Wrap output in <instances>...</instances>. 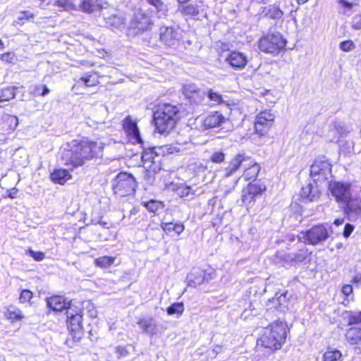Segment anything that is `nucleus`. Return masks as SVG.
I'll return each mask as SVG.
<instances>
[{"label":"nucleus","mask_w":361,"mask_h":361,"mask_svg":"<svg viewBox=\"0 0 361 361\" xmlns=\"http://www.w3.org/2000/svg\"><path fill=\"white\" fill-rule=\"evenodd\" d=\"M80 8L84 13H92L102 9V0H82Z\"/></svg>","instance_id":"nucleus-21"},{"label":"nucleus","mask_w":361,"mask_h":361,"mask_svg":"<svg viewBox=\"0 0 361 361\" xmlns=\"http://www.w3.org/2000/svg\"><path fill=\"white\" fill-rule=\"evenodd\" d=\"M137 183L134 176L126 172L119 173L112 180V189L115 195L125 197L135 192Z\"/></svg>","instance_id":"nucleus-5"},{"label":"nucleus","mask_w":361,"mask_h":361,"mask_svg":"<svg viewBox=\"0 0 361 361\" xmlns=\"http://www.w3.org/2000/svg\"><path fill=\"white\" fill-rule=\"evenodd\" d=\"M286 298H287V293L284 294H281L279 297L274 298V301H277L279 302V307L278 308L283 311L284 307L286 306L285 305V303L286 302Z\"/></svg>","instance_id":"nucleus-50"},{"label":"nucleus","mask_w":361,"mask_h":361,"mask_svg":"<svg viewBox=\"0 0 361 361\" xmlns=\"http://www.w3.org/2000/svg\"><path fill=\"white\" fill-rule=\"evenodd\" d=\"M226 154L221 150H216L212 152L210 157V160L215 164H221L224 161Z\"/></svg>","instance_id":"nucleus-40"},{"label":"nucleus","mask_w":361,"mask_h":361,"mask_svg":"<svg viewBox=\"0 0 361 361\" xmlns=\"http://www.w3.org/2000/svg\"><path fill=\"white\" fill-rule=\"evenodd\" d=\"M32 298V293L27 289L23 290L19 297V302L20 303H25L30 302Z\"/></svg>","instance_id":"nucleus-45"},{"label":"nucleus","mask_w":361,"mask_h":361,"mask_svg":"<svg viewBox=\"0 0 361 361\" xmlns=\"http://www.w3.org/2000/svg\"><path fill=\"white\" fill-rule=\"evenodd\" d=\"M106 23L115 29H121L124 27L125 18L121 16L113 15L110 16Z\"/></svg>","instance_id":"nucleus-29"},{"label":"nucleus","mask_w":361,"mask_h":361,"mask_svg":"<svg viewBox=\"0 0 361 361\" xmlns=\"http://www.w3.org/2000/svg\"><path fill=\"white\" fill-rule=\"evenodd\" d=\"M206 95H207L208 98L211 101L216 104H221L223 102L221 95L217 92H213L212 90H209L207 92H206Z\"/></svg>","instance_id":"nucleus-44"},{"label":"nucleus","mask_w":361,"mask_h":361,"mask_svg":"<svg viewBox=\"0 0 361 361\" xmlns=\"http://www.w3.org/2000/svg\"><path fill=\"white\" fill-rule=\"evenodd\" d=\"M354 226L350 224H346L344 227L343 236L348 238L354 230Z\"/></svg>","instance_id":"nucleus-57"},{"label":"nucleus","mask_w":361,"mask_h":361,"mask_svg":"<svg viewBox=\"0 0 361 361\" xmlns=\"http://www.w3.org/2000/svg\"><path fill=\"white\" fill-rule=\"evenodd\" d=\"M207 6L204 4L202 0H197L190 4L180 5L178 11L183 16L189 17H195L200 13L206 12Z\"/></svg>","instance_id":"nucleus-11"},{"label":"nucleus","mask_w":361,"mask_h":361,"mask_svg":"<svg viewBox=\"0 0 361 361\" xmlns=\"http://www.w3.org/2000/svg\"><path fill=\"white\" fill-rule=\"evenodd\" d=\"M123 128L129 138L134 142H142L137 123L134 121L130 116H128L123 120Z\"/></svg>","instance_id":"nucleus-14"},{"label":"nucleus","mask_w":361,"mask_h":361,"mask_svg":"<svg viewBox=\"0 0 361 361\" xmlns=\"http://www.w3.org/2000/svg\"><path fill=\"white\" fill-rule=\"evenodd\" d=\"M222 347L216 345L214 347L211 353H209V355L212 357H215L219 353L221 352Z\"/></svg>","instance_id":"nucleus-62"},{"label":"nucleus","mask_w":361,"mask_h":361,"mask_svg":"<svg viewBox=\"0 0 361 361\" xmlns=\"http://www.w3.org/2000/svg\"><path fill=\"white\" fill-rule=\"evenodd\" d=\"M185 229V226L182 223L176 222L174 223V232L177 235H180Z\"/></svg>","instance_id":"nucleus-60"},{"label":"nucleus","mask_w":361,"mask_h":361,"mask_svg":"<svg viewBox=\"0 0 361 361\" xmlns=\"http://www.w3.org/2000/svg\"><path fill=\"white\" fill-rule=\"evenodd\" d=\"M149 4L154 6L161 16H165L167 11L166 6L161 0H147Z\"/></svg>","instance_id":"nucleus-38"},{"label":"nucleus","mask_w":361,"mask_h":361,"mask_svg":"<svg viewBox=\"0 0 361 361\" xmlns=\"http://www.w3.org/2000/svg\"><path fill=\"white\" fill-rule=\"evenodd\" d=\"M287 334V325L283 322H276L266 327L257 343L271 350H279L284 344Z\"/></svg>","instance_id":"nucleus-4"},{"label":"nucleus","mask_w":361,"mask_h":361,"mask_svg":"<svg viewBox=\"0 0 361 361\" xmlns=\"http://www.w3.org/2000/svg\"><path fill=\"white\" fill-rule=\"evenodd\" d=\"M184 310V306L182 302H176L169 306L167 310V314L169 315L178 314L180 315Z\"/></svg>","instance_id":"nucleus-36"},{"label":"nucleus","mask_w":361,"mask_h":361,"mask_svg":"<svg viewBox=\"0 0 361 361\" xmlns=\"http://www.w3.org/2000/svg\"><path fill=\"white\" fill-rule=\"evenodd\" d=\"M275 115L270 110H265L258 114L255 118V128L260 135L268 133L274 124Z\"/></svg>","instance_id":"nucleus-7"},{"label":"nucleus","mask_w":361,"mask_h":361,"mask_svg":"<svg viewBox=\"0 0 361 361\" xmlns=\"http://www.w3.org/2000/svg\"><path fill=\"white\" fill-rule=\"evenodd\" d=\"M66 314H67V319H69V316H71L73 314V317L75 315H78L82 314L81 309H78L76 307H75L73 305L71 304V302H69V305H68V307L66 308Z\"/></svg>","instance_id":"nucleus-47"},{"label":"nucleus","mask_w":361,"mask_h":361,"mask_svg":"<svg viewBox=\"0 0 361 361\" xmlns=\"http://www.w3.org/2000/svg\"><path fill=\"white\" fill-rule=\"evenodd\" d=\"M338 2L339 4H341L345 8L347 9V11H344V14L347 15V16L350 15V13L349 12V11L352 8L353 4L352 3L348 1L347 0H338Z\"/></svg>","instance_id":"nucleus-53"},{"label":"nucleus","mask_w":361,"mask_h":361,"mask_svg":"<svg viewBox=\"0 0 361 361\" xmlns=\"http://www.w3.org/2000/svg\"><path fill=\"white\" fill-rule=\"evenodd\" d=\"M137 325L143 333L153 336L157 333V322L152 317H142L137 322Z\"/></svg>","instance_id":"nucleus-19"},{"label":"nucleus","mask_w":361,"mask_h":361,"mask_svg":"<svg viewBox=\"0 0 361 361\" xmlns=\"http://www.w3.org/2000/svg\"><path fill=\"white\" fill-rule=\"evenodd\" d=\"M155 149V147L148 148L142 152V161L146 171H159L161 170V158Z\"/></svg>","instance_id":"nucleus-9"},{"label":"nucleus","mask_w":361,"mask_h":361,"mask_svg":"<svg viewBox=\"0 0 361 361\" xmlns=\"http://www.w3.org/2000/svg\"><path fill=\"white\" fill-rule=\"evenodd\" d=\"M26 252L30 255L35 261L40 262L44 259L45 255L44 252L40 251H34L29 248Z\"/></svg>","instance_id":"nucleus-46"},{"label":"nucleus","mask_w":361,"mask_h":361,"mask_svg":"<svg viewBox=\"0 0 361 361\" xmlns=\"http://www.w3.org/2000/svg\"><path fill=\"white\" fill-rule=\"evenodd\" d=\"M329 237V231L323 225L317 226V243L326 240Z\"/></svg>","instance_id":"nucleus-42"},{"label":"nucleus","mask_w":361,"mask_h":361,"mask_svg":"<svg viewBox=\"0 0 361 361\" xmlns=\"http://www.w3.org/2000/svg\"><path fill=\"white\" fill-rule=\"evenodd\" d=\"M183 94L191 102L196 104H200L206 96V92L200 89L196 85L185 84L182 87Z\"/></svg>","instance_id":"nucleus-12"},{"label":"nucleus","mask_w":361,"mask_h":361,"mask_svg":"<svg viewBox=\"0 0 361 361\" xmlns=\"http://www.w3.org/2000/svg\"><path fill=\"white\" fill-rule=\"evenodd\" d=\"M104 145L87 137L73 140L62 152L61 160L64 165L75 169L102 155Z\"/></svg>","instance_id":"nucleus-1"},{"label":"nucleus","mask_w":361,"mask_h":361,"mask_svg":"<svg viewBox=\"0 0 361 361\" xmlns=\"http://www.w3.org/2000/svg\"><path fill=\"white\" fill-rule=\"evenodd\" d=\"M178 33L173 27H161L160 28V40L168 47H174L178 42Z\"/></svg>","instance_id":"nucleus-18"},{"label":"nucleus","mask_w":361,"mask_h":361,"mask_svg":"<svg viewBox=\"0 0 361 361\" xmlns=\"http://www.w3.org/2000/svg\"><path fill=\"white\" fill-rule=\"evenodd\" d=\"M87 308H89V313H90V317H92V318L97 317V312L94 310V307L92 304L88 303V305L87 306Z\"/></svg>","instance_id":"nucleus-63"},{"label":"nucleus","mask_w":361,"mask_h":361,"mask_svg":"<svg viewBox=\"0 0 361 361\" xmlns=\"http://www.w3.org/2000/svg\"><path fill=\"white\" fill-rule=\"evenodd\" d=\"M343 212L350 221H355L361 217V199L351 197L343 204Z\"/></svg>","instance_id":"nucleus-10"},{"label":"nucleus","mask_w":361,"mask_h":361,"mask_svg":"<svg viewBox=\"0 0 361 361\" xmlns=\"http://www.w3.org/2000/svg\"><path fill=\"white\" fill-rule=\"evenodd\" d=\"M245 189L247 190V192L257 197L265 191L266 185L263 183H251Z\"/></svg>","instance_id":"nucleus-30"},{"label":"nucleus","mask_w":361,"mask_h":361,"mask_svg":"<svg viewBox=\"0 0 361 361\" xmlns=\"http://www.w3.org/2000/svg\"><path fill=\"white\" fill-rule=\"evenodd\" d=\"M329 190L336 201L340 204L347 202L352 197L350 185L349 184L334 182L329 184Z\"/></svg>","instance_id":"nucleus-8"},{"label":"nucleus","mask_w":361,"mask_h":361,"mask_svg":"<svg viewBox=\"0 0 361 361\" xmlns=\"http://www.w3.org/2000/svg\"><path fill=\"white\" fill-rule=\"evenodd\" d=\"M354 43L351 40H346L340 44V48L344 51H349L354 49Z\"/></svg>","instance_id":"nucleus-51"},{"label":"nucleus","mask_w":361,"mask_h":361,"mask_svg":"<svg viewBox=\"0 0 361 361\" xmlns=\"http://www.w3.org/2000/svg\"><path fill=\"white\" fill-rule=\"evenodd\" d=\"M150 24V17L141 9H138L135 12L133 18L130 23L131 27L138 30L147 29Z\"/></svg>","instance_id":"nucleus-17"},{"label":"nucleus","mask_w":361,"mask_h":361,"mask_svg":"<svg viewBox=\"0 0 361 361\" xmlns=\"http://www.w3.org/2000/svg\"><path fill=\"white\" fill-rule=\"evenodd\" d=\"M7 121L10 123L13 128H16L18 124V119L15 116L7 115Z\"/></svg>","instance_id":"nucleus-59"},{"label":"nucleus","mask_w":361,"mask_h":361,"mask_svg":"<svg viewBox=\"0 0 361 361\" xmlns=\"http://www.w3.org/2000/svg\"><path fill=\"white\" fill-rule=\"evenodd\" d=\"M158 171H147L145 175V179L148 182L149 184H152L154 180V175Z\"/></svg>","instance_id":"nucleus-55"},{"label":"nucleus","mask_w":361,"mask_h":361,"mask_svg":"<svg viewBox=\"0 0 361 361\" xmlns=\"http://www.w3.org/2000/svg\"><path fill=\"white\" fill-rule=\"evenodd\" d=\"M71 178V175L66 169H56L51 174V180L60 185H63Z\"/></svg>","instance_id":"nucleus-22"},{"label":"nucleus","mask_w":361,"mask_h":361,"mask_svg":"<svg viewBox=\"0 0 361 361\" xmlns=\"http://www.w3.org/2000/svg\"><path fill=\"white\" fill-rule=\"evenodd\" d=\"M301 234L300 240L303 239L305 243H309L312 245L316 244V231L314 228Z\"/></svg>","instance_id":"nucleus-33"},{"label":"nucleus","mask_w":361,"mask_h":361,"mask_svg":"<svg viewBox=\"0 0 361 361\" xmlns=\"http://www.w3.org/2000/svg\"><path fill=\"white\" fill-rule=\"evenodd\" d=\"M161 227L166 234H169L172 231L174 232V223L173 222L162 223L161 225Z\"/></svg>","instance_id":"nucleus-52"},{"label":"nucleus","mask_w":361,"mask_h":361,"mask_svg":"<svg viewBox=\"0 0 361 361\" xmlns=\"http://www.w3.org/2000/svg\"><path fill=\"white\" fill-rule=\"evenodd\" d=\"M342 355L339 350H328L323 355L324 361H338L341 359Z\"/></svg>","instance_id":"nucleus-35"},{"label":"nucleus","mask_w":361,"mask_h":361,"mask_svg":"<svg viewBox=\"0 0 361 361\" xmlns=\"http://www.w3.org/2000/svg\"><path fill=\"white\" fill-rule=\"evenodd\" d=\"M13 57H14V54L13 53L7 52V53H4V54H1V59L3 61L11 62L13 59Z\"/></svg>","instance_id":"nucleus-61"},{"label":"nucleus","mask_w":361,"mask_h":361,"mask_svg":"<svg viewBox=\"0 0 361 361\" xmlns=\"http://www.w3.org/2000/svg\"><path fill=\"white\" fill-rule=\"evenodd\" d=\"M15 90L16 87H7L2 89L0 91V103L13 99L16 95Z\"/></svg>","instance_id":"nucleus-31"},{"label":"nucleus","mask_w":361,"mask_h":361,"mask_svg":"<svg viewBox=\"0 0 361 361\" xmlns=\"http://www.w3.org/2000/svg\"><path fill=\"white\" fill-rule=\"evenodd\" d=\"M312 189L313 187L311 183H309L306 187H302L301 190V197L302 198H306L310 201H312L314 197Z\"/></svg>","instance_id":"nucleus-39"},{"label":"nucleus","mask_w":361,"mask_h":361,"mask_svg":"<svg viewBox=\"0 0 361 361\" xmlns=\"http://www.w3.org/2000/svg\"><path fill=\"white\" fill-rule=\"evenodd\" d=\"M231 67L236 70H241L244 68L247 63V57L243 53L233 51H231L225 59Z\"/></svg>","instance_id":"nucleus-15"},{"label":"nucleus","mask_w":361,"mask_h":361,"mask_svg":"<svg viewBox=\"0 0 361 361\" xmlns=\"http://www.w3.org/2000/svg\"><path fill=\"white\" fill-rule=\"evenodd\" d=\"M350 324H357V327H361V312L352 313L349 317Z\"/></svg>","instance_id":"nucleus-49"},{"label":"nucleus","mask_w":361,"mask_h":361,"mask_svg":"<svg viewBox=\"0 0 361 361\" xmlns=\"http://www.w3.org/2000/svg\"><path fill=\"white\" fill-rule=\"evenodd\" d=\"M55 4L66 11L76 10L75 6L71 0H58Z\"/></svg>","instance_id":"nucleus-41"},{"label":"nucleus","mask_w":361,"mask_h":361,"mask_svg":"<svg viewBox=\"0 0 361 361\" xmlns=\"http://www.w3.org/2000/svg\"><path fill=\"white\" fill-rule=\"evenodd\" d=\"M82 82L86 87H93L99 84V77L95 73H85L78 80L79 82Z\"/></svg>","instance_id":"nucleus-25"},{"label":"nucleus","mask_w":361,"mask_h":361,"mask_svg":"<svg viewBox=\"0 0 361 361\" xmlns=\"http://www.w3.org/2000/svg\"><path fill=\"white\" fill-rule=\"evenodd\" d=\"M286 46V41L280 35H268L259 42V49L265 53L278 54Z\"/></svg>","instance_id":"nucleus-6"},{"label":"nucleus","mask_w":361,"mask_h":361,"mask_svg":"<svg viewBox=\"0 0 361 361\" xmlns=\"http://www.w3.org/2000/svg\"><path fill=\"white\" fill-rule=\"evenodd\" d=\"M143 205L148 211L152 213H155L157 210L164 207V205L161 202L152 200L149 202H143Z\"/></svg>","instance_id":"nucleus-37"},{"label":"nucleus","mask_w":361,"mask_h":361,"mask_svg":"<svg viewBox=\"0 0 361 361\" xmlns=\"http://www.w3.org/2000/svg\"><path fill=\"white\" fill-rule=\"evenodd\" d=\"M6 316L12 322L20 321L24 318L21 311L14 306H10L8 307Z\"/></svg>","instance_id":"nucleus-28"},{"label":"nucleus","mask_w":361,"mask_h":361,"mask_svg":"<svg viewBox=\"0 0 361 361\" xmlns=\"http://www.w3.org/2000/svg\"><path fill=\"white\" fill-rule=\"evenodd\" d=\"M211 279L210 274H206L205 271L200 268L193 269L186 278L188 286L193 288L200 286L205 281H208Z\"/></svg>","instance_id":"nucleus-13"},{"label":"nucleus","mask_w":361,"mask_h":361,"mask_svg":"<svg viewBox=\"0 0 361 361\" xmlns=\"http://www.w3.org/2000/svg\"><path fill=\"white\" fill-rule=\"evenodd\" d=\"M341 292H342V293L344 295H345L347 297L350 296V295L353 293V287H352V286L350 285V284L344 285L342 287Z\"/></svg>","instance_id":"nucleus-58"},{"label":"nucleus","mask_w":361,"mask_h":361,"mask_svg":"<svg viewBox=\"0 0 361 361\" xmlns=\"http://www.w3.org/2000/svg\"><path fill=\"white\" fill-rule=\"evenodd\" d=\"M116 258L114 257L103 256L95 259L96 266L101 268H108L115 262Z\"/></svg>","instance_id":"nucleus-32"},{"label":"nucleus","mask_w":361,"mask_h":361,"mask_svg":"<svg viewBox=\"0 0 361 361\" xmlns=\"http://www.w3.org/2000/svg\"><path fill=\"white\" fill-rule=\"evenodd\" d=\"M34 17V14L29 11H22L20 14V16L18 17L19 20H28Z\"/></svg>","instance_id":"nucleus-56"},{"label":"nucleus","mask_w":361,"mask_h":361,"mask_svg":"<svg viewBox=\"0 0 361 361\" xmlns=\"http://www.w3.org/2000/svg\"><path fill=\"white\" fill-rule=\"evenodd\" d=\"M179 118L178 107L170 104L159 106L153 114L156 129L160 133H167L173 130Z\"/></svg>","instance_id":"nucleus-3"},{"label":"nucleus","mask_w":361,"mask_h":361,"mask_svg":"<svg viewBox=\"0 0 361 361\" xmlns=\"http://www.w3.org/2000/svg\"><path fill=\"white\" fill-rule=\"evenodd\" d=\"M310 254L311 252H308L307 249L300 250L298 253L293 255L294 266L307 260L309 258Z\"/></svg>","instance_id":"nucleus-34"},{"label":"nucleus","mask_w":361,"mask_h":361,"mask_svg":"<svg viewBox=\"0 0 361 361\" xmlns=\"http://www.w3.org/2000/svg\"><path fill=\"white\" fill-rule=\"evenodd\" d=\"M354 283L361 285V274H356L352 281Z\"/></svg>","instance_id":"nucleus-64"},{"label":"nucleus","mask_w":361,"mask_h":361,"mask_svg":"<svg viewBox=\"0 0 361 361\" xmlns=\"http://www.w3.org/2000/svg\"><path fill=\"white\" fill-rule=\"evenodd\" d=\"M345 338L348 342L352 345L361 342V327H350L345 334Z\"/></svg>","instance_id":"nucleus-23"},{"label":"nucleus","mask_w":361,"mask_h":361,"mask_svg":"<svg viewBox=\"0 0 361 361\" xmlns=\"http://www.w3.org/2000/svg\"><path fill=\"white\" fill-rule=\"evenodd\" d=\"M276 257H280L283 261V266L292 265L294 266L293 255L291 254H281L278 253Z\"/></svg>","instance_id":"nucleus-43"},{"label":"nucleus","mask_w":361,"mask_h":361,"mask_svg":"<svg viewBox=\"0 0 361 361\" xmlns=\"http://www.w3.org/2000/svg\"><path fill=\"white\" fill-rule=\"evenodd\" d=\"M240 167L243 168L242 177L245 180L255 179L261 169L259 164L244 152L235 154L229 161L227 166L219 170L221 176L228 178L235 174Z\"/></svg>","instance_id":"nucleus-2"},{"label":"nucleus","mask_w":361,"mask_h":361,"mask_svg":"<svg viewBox=\"0 0 361 361\" xmlns=\"http://www.w3.org/2000/svg\"><path fill=\"white\" fill-rule=\"evenodd\" d=\"M173 190L176 192L180 197H188L189 199H192L194 195L191 188L183 183L174 185Z\"/></svg>","instance_id":"nucleus-26"},{"label":"nucleus","mask_w":361,"mask_h":361,"mask_svg":"<svg viewBox=\"0 0 361 361\" xmlns=\"http://www.w3.org/2000/svg\"><path fill=\"white\" fill-rule=\"evenodd\" d=\"M47 304L51 310L61 312L68 307L69 301H67L63 296L54 295L47 298Z\"/></svg>","instance_id":"nucleus-20"},{"label":"nucleus","mask_w":361,"mask_h":361,"mask_svg":"<svg viewBox=\"0 0 361 361\" xmlns=\"http://www.w3.org/2000/svg\"><path fill=\"white\" fill-rule=\"evenodd\" d=\"M82 314L78 315H75L73 317L69 316V319H68V326L71 329V331L75 333H79L82 329Z\"/></svg>","instance_id":"nucleus-24"},{"label":"nucleus","mask_w":361,"mask_h":361,"mask_svg":"<svg viewBox=\"0 0 361 361\" xmlns=\"http://www.w3.org/2000/svg\"><path fill=\"white\" fill-rule=\"evenodd\" d=\"M255 197H256L254 195H251L250 193L247 192V189H243L242 192V201L245 204H249L251 202H255Z\"/></svg>","instance_id":"nucleus-48"},{"label":"nucleus","mask_w":361,"mask_h":361,"mask_svg":"<svg viewBox=\"0 0 361 361\" xmlns=\"http://www.w3.org/2000/svg\"><path fill=\"white\" fill-rule=\"evenodd\" d=\"M352 27L355 30L361 29V15L355 16L353 18Z\"/></svg>","instance_id":"nucleus-54"},{"label":"nucleus","mask_w":361,"mask_h":361,"mask_svg":"<svg viewBox=\"0 0 361 361\" xmlns=\"http://www.w3.org/2000/svg\"><path fill=\"white\" fill-rule=\"evenodd\" d=\"M331 166L326 161H322L320 163V166L317 165V176H319L318 179L325 180L327 178V175L331 173Z\"/></svg>","instance_id":"nucleus-27"},{"label":"nucleus","mask_w":361,"mask_h":361,"mask_svg":"<svg viewBox=\"0 0 361 361\" xmlns=\"http://www.w3.org/2000/svg\"><path fill=\"white\" fill-rule=\"evenodd\" d=\"M202 130H207L219 126L225 121V118L218 111L212 112L204 118H200Z\"/></svg>","instance_id":"nucleus-16"}]
</instances>
